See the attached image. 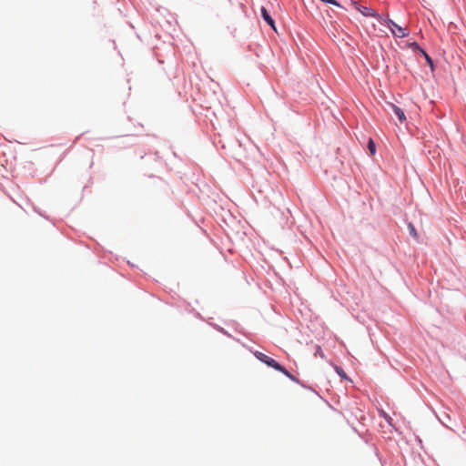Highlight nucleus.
<instances>
[{
	"instance_id": "6",
	"label": "nucleus",
	"mask_w": 466,
	"mask_h": 466,
	"mask_svg": "<svg viewBox=\"0 0 466 466\" xmlns=\"http://www.w3.org/2000/svg\"><path fill=\"white\" fill-rule=\"evenodd\" d=\"M368 148H369V150L370 152V155H374L375 154L376 147H375V143L373 142V140L371 138H370V140H369Z\"/></svg>"
},
{
	"instance_id": "8",
	"label": "nucleus",
	"mask_w": 466,
	"mask_h": 466,
	"mask_svg": "<svg viewBox=\"0 0 466 466\" xmlns=\"http://www.w3.org/2000/svg\"><path fill=\"white\" fill-rule=\"evenodd\" d=\"M314 355H315V357H319L321 359H323L325 357V355L319 346H316V350H315Z\"/></svg>"
},
{
	"instance_id": "10",
	"label": "nucleus",
	"mask_w": 466,
	"mask_h": 466,
	"mask_svg": "<svg viewBox=\"0 0 466 466\" xmlns=\"http://www.w3.org/2000/svg\"><path fill=\"white\" fill-rule=\"evenodd\" d=\"M335 370H336L337 373H338L340 377H342V378H345V377H346V374H345L344 370H343L340 367H336V368H335Z\"/></svg>"
},
{
	"instance_id": "7",
	"label": "nucleus",
	"mask_w": 466,
	"mask_h": 466,
	"mask_svg": "<svg viewBox=\"0 0 466 466\" xmlns=\"http://www.w3.org/2000/svg\"><path fill=\"white\" fill-rule=\"evenodd\" d=\"M408 228H409L410 236H412L414 238H418V233L416 231L415 227L411 223H410L408 225Z\"/></svg>"
},
{
	"instance_id": "1",
	"label": "nucleus",
	"mask_w": 466,
	"mask_h": 466,
	"mask_svg": "<svg viewBox=\"0 0 466 466\" xmlns=\"http://www.w3.org/2000/svg\"><path fill=\"white\" fill-rule=\"evenodd\" d=\"M255 356L258 360L262 361L263 363L267 364L268 367H271L275 369L276 370L281 371L282 373L289 376L288 371L285 370L284 367H282L279 362H277L274 359L267 356L266 354L257 351L255 353Z\"/></svg>"
},
{
	"instance_id": "4",
	"label": "nucleus",
	"mask_w": 466,
	"mask_h": 466,
	"mask_svg": "<svg viewBox=\"0 0 466 466\" xmlns=\"http://www.w3.org/2000/svg\"><path fill=\"white\" fill-rule=\"evenodd\" d=\"M354 5L365 16H375L376 15L374 10L369 7L359 5L357 3H354Z\"/></svg>"
},
{
	"instance_id": "12",
	"label": "nucleus",
	"mask_w": 466,
	"mask_h": 466,
	"mask_svg": "<svg viewBox=\"0 0 466 466\" xmlns=\"http://www.w3.org/2000/svg\"><path fill=\"white\" fill-rule=\"evenodd\" d=\"M420 53L423 54V56H425L426 60L431 64V58L429 56V55L427 53L424 52V50H420Z\"/></svg>"
},
{
	"instance_id": "11",
	"label": "nucleus",
	"mask_w": 466,
	"mask_h": 466,
	"mask_svg": "<svg viewBox=\"0 0 466 466\" xmlns=\"http://www.w3.org/2000/svg\"><path fill=\"white\" fill-rule=\"evenodd\" d=\"M320 1L323 3L334 5L336 6H340V5L336 0H320Z\"/></svg>"
},
{
	"instance_id": "3",
	"label": "nucleus",
	"mask_w": 466,
	"mask_h": 466,
	"mask_svg": "<svg viewBox=\"0 0 466 466\" xmlns=\"http://www.w3.org/2000/svg\"><path fill=\"white\" fill-rule=\"evenodd\" d=\"M261 15L263 19L268 23V25H270V27L276 31L275 22L264 6L261 7Z\"/></svg>"
},
{
	"instance_id": "9",
	"label": "nucleus",
	"mask_w": 466,
	"mask_h": 466,
	"mask_svg": "<svg viewBox=\"0 0 466 466\" xmlns=\"http://www.w3.org/2000/svg\"><path fill=\"white\" fill-rule=\"evenodd\" d=\"M410 46L414 50V51H420L422 50L420 46L416 43V42H413L410 45Z\"/></svg>"
},
{
	"instance_id": "2",
	"label": "nucleus",
	"mask_w": 466,
	"mask_h": 466,
	"mask_svg": "<svg viewBox=\"0 0 466 466\" xmlns=\"http://www.w3.org/2000/svg\"><path fill=\"white\" fill-rule=\"evenodd\" d=\"M387 25L390 29L394 36L404 37L409 35V31L406 27H401L398 25L394 21L390 19L387 21Z\"/></svg>"
},
{
	"instance_id": "5",
	"label": "nucleus",
	"mask_w": 466,
	"mask_h": 466,
	"mask_svg": "<svg viewBox=\"0 0 466 466\" xmlns=\"http://www.w3.org/2000/svg\"><path fill=\"white\" fill-rule=\"evenodd\" d=\"M390 106L400 122H404L406 120L405 114L401 108L395 106L394 104H390Z\"/></svg>"
}]
</instances>
